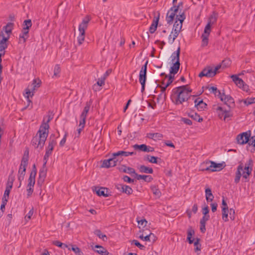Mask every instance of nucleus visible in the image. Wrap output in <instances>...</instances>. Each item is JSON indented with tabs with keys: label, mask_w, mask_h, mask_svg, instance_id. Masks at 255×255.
<instances>
[{
	"label": "nucleus",
	"mask_w": 255,
	"mask_h": 255,
	"mask_svg": "<svg viewBox=\"0 0 255 255\" xmlns=\"http://www.w3.org/2000/svg\"><path fill=\"white\" fill-rule=\"evenodd\" d=\"M56 140L54 138H49V142L47 147H46V150L45 154L44 156L43 160L45 161V162H47L48 158L49 156L52 154V152L53 150L54 147L56 144Z\"/></svg>",
	"instance_id": "8"
},
{
	"label": "nucleus",
	"mask_w": 255,
	"mask_h": 255,
	"mask_svg": "<svg viewBox=\"0 0 255 255\" xmlns=\"http://www.w3.org/2000/svg\"><path fill=\"white\" fill-rule=\"evenodd\" d=\"M208 35H205L203 34L202 35V46L205 47L206 46L208 45Z\"/></svg>",
	"instance_id": "46"
},
{
	"label": "nucleus",
	"mask_w": 255,
	"mask_h": 255,
	"mask_svg": "<svg viewBox=\"0 0 255 255\" xmlns=\"http://www.w3.org/2000/svg\"><path fill=\"white\" fill-rule=\"evenodd\" d=\"M244 166L243 164H240L237 168V171L236 173V176L235 178V183L236 184L240 182V178L242 176L241 171L243 170Z\"/></svg>",
	"instance_id": "27"
},
{
	"label": "nucleus",
	"mask_w": 255,
	"mask_h": 255,
	"mask_svg": "<svg viewBox=\"0 0 255 255\" xmlns=\"http://www.w3.org/2000/svg\"><path fill=\"white\" fill-rule=\"evenodd\" d=\"M178 36V34L176 32L172 31L171 34L169 35L168 37V42L170 44H172L176 37Z\"/></svg>",
	"instance_id": "39"
},
{
	"label": "nucleus",
	"mask_w": 255,
	"mask_h": 255,
	"mask_svg": "<svg viewBox=\"0 0 255 255\" xmlns=\"http://www.w3.org/2000/svg\"><path fill=\"white\" fill-rule=\"evenodd\" d=\"M86 118H87L86 115H84V114H81V115L80 116V126H83V125H85Z\"/></svg>",
	"instance_id": "58"
},
{
	"label": "nucleus",
	"mask_w": 255,
	"mask_h": 255,
	"mask_svg": "<svg viewBox=\"0 0 255 255\" xmlns=\"http://www.w3.org/2000/svg\"><path fill=\"white\" fill-rule=\"evenodd\" d=\"M27 166V164H25V165H22V163L20 164V167L18 170V179L20 182V185H21V181L24 179V176L25 174V171H26V168Z\"/></svg>",
	"instance_id": "20"
},
{
	"label": "nucleus",
	"mask_w": 255,
	"mask_h": 255,
	"mask_svg": "<svg viewBox=\"0 0 255 255\" xmlns=\"http://www.w3.org/2000/svg\"><path fill=\"white\" fill-rule=\"evenodd\" d=\"M245 171L243 172L242 175L243 177L245 179L248 178V177L251 174L252 170L248 169H244Z\"/></svg>",
	"instance_id": "55"
},
{
	"label": "nucleus",
	"mask_w": 255,
	"mask_h": 255,
	"mask_svg": "<svg viewBox=\"0 0 255 255\" xmlns=\"http://www.w3.org/2000/svg\"><path fill=\"white\" fill-rule=\"evenodd\" d=\"M157 157L153 156H150L149 155H146L144 157V159L145 160H147L150 163H157Z\"/></svg>",
	"instance_id": "40"
},
{
	"label": "nucleus",
	"mask_w": 255,
	"mask_h": 255,
	"mask_svg": "<svg viewBox=\"0 0 255 255\" xmlns=\"http://www.w3.org/2000/svg\"><path fill=\"white\" fill-rule=\"evenodd\" d=\"M206 164H210L209 166L206 168V170H211L212 172L219 171L226 166L224 162L220 163H217L212 161H208L206 162Z\"/></svg>",
	"instance_id": "7"
},
{
	"label": "nucleus",
	"mask_w": 255,
	"mask_h": 255,
	"mask_svg": "<svg viewBox=\"0 0 255 255\" xmlns=\"http://www.w3.org/2000/svg\"><path fill=\"white\" fill-rule=\"evenodd\" d=\"M23 26L22 35H20L19 41L21 42L22 40V42L24 43L28 36L29 29L32 26L31 20L30 19L25 20L23 22Z\"/></svg>",
	"instance_id": "6"
},
{
	"label": "nucleus",
	"mask_w": 255,
	"mask_h": 255,
	"mask_svg": "<svg viewBox=\"0 0 255 255\" xmlns=\"http://www.w3.org/2000/svg\"><path fill=\"white\" fill-rule=\"evenodd\" d=\"M224 115V120H226V119L228 118H230L232 117V114H231L230 111L225 110L222 114V115Z\"/></svg>",
	"instance_id": "63"
},
{
	"label": "nucleus",
	"mask_w": 255,
	"mask_h": 255,
	"mask_svg": "<svg viewBox=\"0 0 255 255\" xmlns=\"http://www.w3.org/2000/svg\"><path fill=\"white\" fill-rule=\"evenodd\" d=\"M180 47H178L177 51L174 52L171 56V62L173 65L170 69V74L174 75L179 71L180 67L179 55H180Z\"/></svg>",
	"instance_id": "3"
},
{
	"label": "nucleus",
	"mask_w": 255,
	"mask_h": 255,
	"mask_svg": "<svg viewBox=\"0 0 255 255\" xmlns=\"http://www.w3.org/2000/svg\"><path fill=\"white\" fill-rule=\"evenodd\" d=\"M222 219L225 221L227 222L228 221V212H229V208L228 205L223 198L222 202Z\"/></svg>",
	"instance_id": "17"
},
{
	"label": "nucleus",
	"mask_w": 255,
	"mask_h": 255,
	"mask_svg": "<svg viewBox=\"0 0 255 255\" xmlns=\"http://www.w3.org/2000/svg\"><path fill=\"white\" fill-rule=\"evenodd\" d=\"M117 164L114 159L111 157L108 159L103 160V163L101 165L102 167L110 168L111 167L115 166Z\"/></svg>",
	"instance_id": "22"
},
{
	"label": "nucleus",
	"mask_w": 255,
	"mask_h": 255,
	"mask_svg": "<svg viewBox=\"0 0 255 255\" xmlns=\"http://www.w3.org/2000/svg\"><path fill=\"white\" fill-rule=\"evenodd\" d=\"M133 147L134 149H139L144 152H146V150H147V145L144 144L140 145L134 144L133 145Z\"/></svg>",
	"instance_id": "41"
},
{
	"label": "nucleus",
	"mask_w": 255,
	"mask_h": 255,
	"mask_svg": "<svg viewBox=\"0 0 255 255\" xmlns=\"http://www.w3.org/2000/svg\"><path fill=\"white\" fill-rule=\"evenodd\" d=\"M251 137V131L244 132L237 135L236 139L237 142L240 144H245L249 142V138Z\"/></svg>",
	"instance_id": "11"
},
{
	"label": "nucleus",
	"mask_w": 255,
	"mask_h": 255,
	"mask_svg": "<svg viewBox=\"0 0 255 255\" xmlns=\"http://www.w3.org/2000/svg\"><path fill=\"white\" fill-rule=\"evenodd\" d=\"M249 145H253L255 147V136H252L249 138V142H248Z\"/></svg>",
	"instance_id": "64"
},
{
	"label": "nucleus",
	"mask_w": 255,
	"mask_h": 255,
	"mask_svg": "<svg viewBox=\"0 0 255 255\" xmlns=\"http://www.w3.org/2000/svg\"><path fill=\"white\" fill-rule=\"evenodd\" d=\"M174 8L175 7H171L166 14V20L168 24L173 22L175 16L178 12L177 10H175Z\"/></svg>",
	"instance_id": "14"
},
{
	"label": "nucleus",
	"mask_w": 255,
	"mask_h": 255,
	"mask_svg": "<svg viewBox=\"0 0 255 255\" xmlns=\"http://www.w3.org/2000/svg\"><path fill=\"white\" fill-rule=\"evenodd\" d=\"M14 177L9 175L6 183V188L11 189L13 185V182L14 181Z\"/></svg>",
	"instance_id": "45"
},
{
	"label": "nucleus",
	"mask_w": 255,
	"mask_h": 255,
	"mask_svg": "<svg viewBox=\"0 0 255 255\" xmlns=\"http://www.w3.org/2000/svg\"><path fill=\"white\" fill-rule=\"evenodd\" d=\"M200 239L196 238V239H192V243L194 244L195 252L197 253V254H199V252L201 251V245L199 243Z\"/></svg>",
	"instance_id": "28"
},
{
	"label": "nucleus",
	"mask_w": 255,
	"mask_h": 255,
	"mask_svg": "<svg viewBox=\"0 0 255 255\" xmlns=\"http://www.w3.org/2000/svg\"><path fill=\"white\" fill-rule=\"evenodd\" d=\"M49 126L47 123L42 124L36 134L32 140L31 143L35 148H39L41 150L47 139L48 134Z\"/></svg>",
	"instance_id": "2"
},
{
	"label": "nucleus",
	"mask_w": 255,
	"mask_h": 255,
	"mask_svg": "<svg viewBox=\"0 0 255 255\" xmlns=\"http://www.w3.org/2000/svg\"><path fill=\"white\" fill-rule=\"evenodd\" d=\"M0 35L2 36V39L0 41V52H4V50L7 47L6 42L9 39V36H4L2 32H1Z\"/></svg>",
	"instance_id": "21"
},
{
	"label": "nucleus",
	"mask_w": 255,
	"mask_h": 255,
	"mask_svg": "<svg viewBox=\"0 0 255 255\" xmlns=\"http://www.w3.org/2000/svg\"><path fill=\"white\" fill-rule=\"evenodd\" d=\"M210 219L209 215H203L200 221V231L202 233H205L206 232V224Z\"/></svg>",
	"instance_id": "19"
},
{
	"label": "nucleus",
	"mask_w": 255,
	"mask_h": 255,
	"mask_svg": "<svg viewBox=\"0 0 255 255\" xmlns=\"http://www.w3.org/2000/svg\"><path fill=\"white\" fill-rule=\"evenodd\" d=\"M85 33H83L82 32H80V34L78 37V42L79 45H81L83 43L85 39Z\"/></svg>",
	"instance_id": "51"
},
{
	"label": "nucleus",
	"mask_w": 255,
	"mask_h": 255,
	"mask_svg": "<svg viewBox=\"0 0 255 255\" xmlns=\"http://www.w3.org/2000/svg\"><path fill=\"white\" fill-rule=\"evenodd\" d=\"M116 188L120 191L128 195L131 194L133 192L132 188L126 185L118 184L116 185Z\"/></svg>",
	"instance_id": "16"
},
{
	"label": "nucleus",
	"mask_w": 255,
	"mask_h": 255,
	"mask_svg": "<svg viewBox=\"0 0 255 255\" xmlns=\"http://www.w3.org/2000/svg\"><path fill=\"white\" fill-rule=\"evenodd\" d=\"M191 96V89L189 85L176 87L172 89L171 99L176 105L187 101Z\"/></svg>",
	"instance_id": "1"
},
{
	"label": "nucleus",
	"mask_w": 255,
	"mask_h": 255,
	"mask_svg": "<svg viewBox=\"0 0 255 255\" xmlns=\"http://www.w3.org/2000/svg\"><path fill=\"white\" fill-rule=\"evenodd\" d=\"M136 154L135 152H128V151H119L118 152H116L117 155H121L124 156H128L129 155H133Z\"/></svg>",
	"instance_id": "38"
},
{
	"label": "nucleus",
	"mask_w": 255,
	"mask_h": 255,
	"mask_svg": "<svg viewBox=\"0 0 255 255\" xmlns=\"http://www.w3.org/2000/svg\"><path fill=\"white\" fill-rule=\"evenodd\" d=\"M185 18V15L184 12H182V13L176 15V20L174 23L172 31L178 35L182 26V22Z\"/></svg>",
	"instance_id": "5"
},
{
	"label": "nucleus",
	"mask_w": 255,
	"mask_h": 255,
	"mask_svg": "<svg viewBox=\"0 0 255 255\" xmlns=\"http://www.w3.org/2000/svg\"><path fill=\"white\" fill-rule=\"evenodd\" d=\"M34 172L33 173H30V176L28 179V184L27 186L30 187H34V185L35 183V176L34 174Z\"/></svg>",
	"instance_id": "34"
},
{
	"label": "nucleus",
	"mask_w": 255,
	"mask_h": 255,
	"mask_svg": "<svg viewBox=\"0 0 255 255\" xmlns=\"http://www.w3.org/2000/svg\"><path fill=\"white\" fill-rule=\"evenodd\" d=\"M220 99L224 102L225 104L227 105L230 109L234 108L235 106L234 99L229 95H225L224 90L223 91L222 95Z\"/></svg>",
	"instance_id": "10"
},
{
	"label": "nucleus",
	"mask_w": 255,
	"mask_h": 255,
	"mask_svg": "<svg viewBox=\"0 0 255 255\" xmlns=\"http://www.w3.org/2000/svg\"><path fill=\"white\" fill-rule=\"evenodd\" d=\"M253 161L252 159H250L245 164L244 169H248L253 170Z\"/></svg>",
	"instance_id": "48"
},
{
	"label": "nucleus",
	"mask_w": 255,
	"mask_h": 255,
	"mask_svg": "<svg viewBox=\"0 0 255 255\" xmlns=\"http://www.w3.org/2000/svg\"><path fill=\"white\" fill-rule=\"evenodd\" d=\"M148 61H147L144 65L141 67L139 72V82L140 84H145L146 81V72H147V65Z\"/></svg>",
	"instance_id": "12"
},
{
	"label": "nucleus",
	"mask_w": 255,
	"mask_h": 255,
	"mask_svg": "<svg viewBox=\"0 0 255 255\" xmlns=\"http://www.w3.org/2000/svg\"><path fill=\"white\" fill-rule=\"evenodd\" d=\"M40 85L41 81L39 79H34L32 83L30 85H28V87L25 89L26 92L25 94L28 102H31L29 100V97L33 96L35 90L36 88H39Z\"/></svg>",
	"instance_id": "4"
},
{
	"label": "nucleus",
	"mask_w": 255,
	"mask_h": 255,
	"mask_svg": "<svg viewBox=\"0 0 255 255\" xmlns=\"http://www.w3.org/2000/svg\"><path fill=\"white\" fill-rule=\"evenodd\" d=\"M206 199L207 201H212L214 196L212 193V191L210 188H207L205 190Z\"/></svg>",
	"instance_id": "36"
},
{
	"label": "nucleus",
	"mask_w": 255,
	"mask_h": 255,
	"mask_svg": "<svg viewBox=\"0 0 255 255\" xmlns=\"http://www.w3.org/2000/svg\"><path fill=\"white\" fill-rule=\"evenodd\" d=\"M112 158H113V159H114L117 164H118V163H121L123 160V158H122L121 155H116V152L113 153Z\"/></svg>",
	"instance_id": "44"
},
{
	"label": "nucleus",
	"mask_w": 255,
	"mask_h": 255,
	"mask_svg": "<svg viewBox=\"0 0 255 255\" xmlns=\"http://www.w3.org/2000/svg\"><path fill=\"white\" fill-rule=\"evenodd\" d=\"M192 119L197 121L198 122L203 121V118H201L196 113H195L194 115H192Z\"/></svg>",
	"instance_id": "62"
},
{
	"label": "nucleus",
	"mask_w": 255,
	"mask_h": 255,
	"mask_svg": "<svg viewBox=\"0 0 255 255\" xmlns=\"http://www.w3.org/2000/svg\"><path fill=\"white\" fill-rule=\"evenodd\" d=\"M90 106H91L90 103L87 102L86 106L84 107V109L83 111L82 112V114H84V115L87 116V114L89 111Z\"/></svg>",
	"instance_id": "54"
},
{
	"label": "nucleus",
	"mask_w": 255,
	"mask_h": 255,
	"mask_svg": "<svg viewBox=\"0 0 255 255\" xmlns=\"http://www.w3.org/2000/svg\"><path fill=\"white\" fill-rule=\"evenodd\" d=\"M151 189L154 195L159 196L160 194V192L159 190L157 189L155 186H151Z\"/></svg>",
	"instance_id": "60"
},
{
	"label": "nucleus",
	"mask_w": 255,
	"mask_h": 255,
	"mask_svg": "<svg viewBox=\"0 0 255 255\" xmlns=\"http://www.w3.org/2000/svg\"><path fill=\"white\" fill-rule=\"evenodd\" d=\"M240 102H243L246 105L248 106L249 105L255 103V97L248 98L246 99L242 100Z\"/></svg>",
	"instance_id": "43"
},
{
	"label": "nucleus",
	"mask_w": 255,
	"mask_h": 255,
	"mask_svg": "<svg viewBox=\"0 0 255 255\" xmlns=\"http://www.w3.org/2000/svg\"><path fill=\"white\" fill-rule=\"evenodd\" d=\"M211 25H212L209 23L207 24L205 27L204 33H203V34L209 35L211 32Z\"/></svg>",
	"instance_id": "50"
},
{
	"label": "nucleus",
	"mask_w": 255,
	"mask_h": 255,
	"mask_svg": "<svg viewBox=\"0 0 255 255\" xmlns=\"http://www.w3.org/2000/svg\"><path fill=\"white\" fill-rule=\"evenodd\" d=\"M60 71L61 69L59 65L56 64L54 67V76L55 77L58 76Z\"/></svg>",
	"instance_id": "53"
},
{
	"label": "nucleus",
	"mask_w": 255,
	"mask_h": 255,
	"mask_svg": "<svg viewBox=\"0 0 255 255\" xmlns=\"http://www.w3.org/2000/svg\"><path fill=\"white\" fill-rule=\"evenodd\" d=\"M183 2H180L177 5H174L172 7H175L174 9L175 10H177L178 12L179 10H180V12H179V14L182 13L181 12V8H183Z\"/></svg>",
	"instance_id": "57"
},
{
	"label": "nucleus",
	"mask_w": 255,
	"mask_h": 255,
	"mask_svg": "<svg viewBox=\"0 0 255 255\" xmlns=\"http://www.w3.org/2000/svg\"><path fill=\"white\" fill-rule=\"evenodd\" d=\"M95 248L97 249V250H95L96 253L101 255H109V252L103 247L99 245H96L95 246Z\"/></svg>",
	"instance_id": "32"
},
{
	"label": "nucleus",
	"mask_w": 255,
	"mask_h": 255,
	"mask_svg": "<svg viewBox=\"0 0 255 255\" xmlns=\"http://www.w3.org/2000/svg\"><path fill=\"white\" fill-rule=\"evenodd\" d=\"M71 248H68L69 250L73 251L76 255H84L81 249L75 245H70Z\"/></svg>",
	"instance_id": "35"
},
{
	"label": "nucleus",
	"mask_w": 255,
	"mask_h": 255,
	"mask_svg": "<svg viewBox=\"0 0 255 255\" xmlns=\"http://www.w3.org/2000/svg\"><path fill=\"white\" fill-rule=\"evenodd\" d=\"M27 189H26V191H27V198H29L30 197L33 192V187H30V186H27Z\"/></svg>",
	"instance_id": "61"
},
{
	"label": "nucleus",
	"mask_w": 255,
	"mask_h": 255,
	"mask_svg": "<svg viewBox=\"0 0 255 255\" xmlns=\"http://www.w3.org/2000/svg\"><path fill=\"white\" fill-rule=\"evenodd\" d=\"M134 174L135 175L136 179L137 180L143 179L145 182H150L153 179V178L150 175H139L136 173L135 172Z\"/></svg>",
	"instance_id": "30"
},
{
	"label": "nucleus",
	"mask_w": 255,
	"mask_h": 255,
	"mask_svg": "<svg viewBox=\"0 0 255 255\" xmlns=\"http://www.w3.org/2000/svg\"><path fill=\"white\" fill-rule=\"evenodd\" d=\"M90 20L91 18L88 15H87L84 18H83L82 22L79 25V32L85 33V30L88 27V25Z\"/></svg>",
	"instance_id": "15"
},
{
	"label": "nucleus",
	"mask_w": 255,
	"mask_h": 255,
	"mask_svg": "<svg viewBox=\"0 0 255 255\" xmlns=\"http://www.w3.org/2000/svg\"><path fill=\"white\" fill-rule=\"evenodd\" d=\"M132 243L134 244L136 246L138 247L140 250H144V249L145 248L143 245L140 244V243L137 240H133L132 241Z\"/></svg>",
	"instance_id": "59"
},
{
	"label": "nucleus",
	"mask_w": 255,
	"mask_h": 255,
	"mask_svg": "<svg viewBox=\"0 0 255 255\" xmlns=\"http://www.w3.org/2000/svg\"><path fill=\"white\" fill-rule=\"evenodd\" d=\"M28 154L29 152L27 151V154H26V152H24V155L22 157L21 163H22V165H25V164H28Z\"/></svg>",
	"instance_id": "47"
},
{
	"label": "nucleus",
	"mask_w": 255,
	"mask_h": 255,
	"mask_svg": "<svg viewBox=\"0 0 255 255\" xmlns=\"http://www.w3.org/2000/svg\"><path fill=\"white\" fill-rule=\"evenodd\" d=\"M13 23L11 22H8L7 24L4 26L3 28L4 32L7 34V36H9L11 33L13 27Z\"/></svg>",
	"instance_id": "33"
},
{
	"label": "nucleus",
	"mask_w": 255,
	"mask_h": 255,
	"mask_svg": "<svg viewBox=\"0 0 255 255\" xmlns=\"http://www.w3.org/2000/svg\"><path fill=\"white\" fill-rule=\"evenodd\" d=\"M95 191L97 195L100 196H103L105 197H107L110 195L109 193H108V190L106 188H98L97 190V188H96Z\"/></svg>",
	"instance_id": "25"
},
{
	"label": "nucleus",
	"mask_w": 255,
	"mask_h": 255,
	"mask_svg": "<svg viewBox=\"0 0 255 255\" xmlns=\"http://www.w3.org/2000/svg\"><path fill=\"white\" fill-rule=\"evenodd\" d=\"M147 137L153 140H160L163 137V135L160 133H149L147 134Z\"/></svg>",
	"instance_id": "31"
},
{
	"label": "nucleus",
	"mask_w": 255,
	"mask_h": 255,
	"mask_svg": "<svg viewBox=\"0 0 255 255\" xmlns=\"http://www.w3.org/2000/svg\"><path fill=\"white\" fill-rule=\"evenodd\" d=\"M118 169L121 172L127 173L130 174H134L135 172V170L133 168L127 167L125 165H122L121 166L119 167Z\"/></svg>",
	"instance_id": "26"
},
{
	"label": "nucleus",
	"mask_w": 255,
	"mask_h": 255,
	"mask_svg": "<svg viewBox=\"0 0 255 255\" xmlns=\"http://www.w3.org/2000/svg\"><path fill=\"white\" fill-rule=\"evenodd\" d=\"M151 236L154 237L153 234L150 233L149 235H147L146 236H145L144 237L143 236V235H141L139 236V238L141 240L145 241H150V238Z\"/></svg>",
	"instance_id": "56"
},
{
	"label": "nucleus",
	"mask_w": 255,
	"mask_h": 255,
	"mask_svg": "<svg viewBox=\"0 0 255 255\" xmlns=\"http://www.w3.org/2000/svg\"><path fill=\"white\" fill-rule=\"evenodd\" d=\"M47 162H45V161H44V163L42 168L40 169L39 172V176L37 181V185L39 186L40 187L43 185L47 173V168L46 166Z\"/></svg>",
	"instance_id": "9"
},
{
	"label": "nucleus",
	"mask_w": 255,
	"mask_h": 255,
	"mask_svg": "<svg viewBox=\"0 0 255 255\" xmlns=\"http://www.w3.org/2000/svg\"><path fill=\"white\" fill-rule=\"evenodd\" d=\"M206 88L208 89L211 93H213L215 96H218L219 98H220L222 95V92L219 90L216 87L209 85Z\"/></svg>",
	"instance_id": "24"
},
{
	"label": "nucleus",
	"mask_w": 255,
	"mask_h": 255,
	"mask_svg": "<svg viewBox=\"0 0 255 255\" xmlns=\"http://www.w3.org/2000/svg\"><path fill=\"white\" fill-rule=\"evenodd\" d=\"M138 169L139 172L141 173L152 174L153 172V170L152 168L147 167L143 165L139 166Z\"/></svg>",
	"instance_id": "29"
},
{
	"label": "nucleus",
	"mask_w": 255,
	"mask_h": 255,
	"mask_svg": "<svg viewBox=\"0 0 255 255\" xmlns=\"http://www.w3.org/2000/svg\"><path fill=\"white\" fill-rule=\"evenodd\" d=\"M94 234L100 239H102L104 241H106L107 239L106 236L103 234L100 230H96L94 231Z\"/></svg>",
	"instance_id": "42"
},
{
	"label": "nucleus",
	"mask_w": 255,
	"mask_h": 255,
	"mask_svg": "<svg viewBox=\"0 0 255 255\" xmlns=\"http://www.w3.org/2000/svg\"><path fill=\"white\" fill-rule=\"evenodd\" d=\"M217 18V14L215 12H213L209 17L208 23H210V24L212 25L214 24L216 22Z\"/></svg>",
	"instance_id": "37"
},
{
	"label": "nucleus",
	"mask_w": 255,
	"mask_h": 255,
	"mask_svg": "<svg viewBox=\"0 0 255 255\" xmlns=\"http://www.w3.org/2000/svg\"><path fill=\"white\" fill-rule=\"evenodd\" d=\"M167 78L168 79L165 85H166V87H168L173 82L174 79V76L169 74Z\"/></svg>",
	"instance_id": "52"
},
{
	"label": "nucleus",
	"mask_w": 255,
	"mask_h": 255,
	"mask_svg": "<svg viewBox=\"0 0 255 255\" xmlns=\"http://www.w3.org/2000/svg\"><path fill=\"white\" fill-rule=\"evenodd\" d=\"M157 15L154 17L152 24H151L149 31L150 33H153L156 30L160 17L159 11L156 12Z\"/></svg>",
	"instance_id": "18"
},
{
	"label": "nucleus",
	"mask_w": 255,
	"mask_h": 255,
	"mask_svg": "<svg viewBox=\"0 0 255 255\" xmlns=\"http://www.w3.org/2000/svg\"><path fill=\"white\" fill-rule=\"evenodd\" d=\"M215 73L214 72L213 68L210 66L205 67L199 74V77H202L205 76L207 77H213L215 76Z\"/></svg>",
	"instance_id": "13"
},
{
	"label": "nucleus",
	"mask_w": 255,
	"mask_h": 255,
	"mask_svg": "<svg viewBox=\"0 0 255 255\" xmlns=\"http://www.w3.org/2000/svg\"><path fill=\"white\" fill-rule=\"evenodd\" d=\"M105 84V80L104 78L101 77L99 78L97 82L93 85V90L95 92L100 91L101 89L100 87L104 86Z\"/></svg>",
	"instance_id": "23"
},
{
	"label": "nucleus",
	"mask_w": 255,
	"mask_h": 255,
	"mask_svg": "<svg viewBox=\"0 0 255 255\" xmlns=\"http://www.w3.org/2000/svg\"><path fill=\"white\" fill-rule=\"evenodd\" d=\"M207 105L203 102V100H201V103L198 106L196 107V108L198 111H204L205 109H206Z\"/></svg>",
	"instance_id": "49"
}]
</instances>
